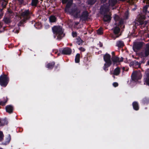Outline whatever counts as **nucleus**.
<instances>
[{
  "mask_svg": "<svg viewBox=\"0 0 149 149\" xmlns=\"http://www.w3.org/2000/svg\"><path fill=\"white\" fill-rule=\"evenodd\" d=\"M10 140H8L7 141H5V142H3L2 143V144L4 145H6L9 143H10Z\"/></svg>",
  "mask_w": 149,
  "mask_h": 149,
  "instance_id": "32",
  "label": "nucleus"
},
{
  "mask_svg": "<svg viewBox=\"0 0 149 149\" xmlns=\"http://www.w3.org/2000/svg\"><path fill=\"white\" fill-rule=\"evenodd\" d=\"M111 60L113 62V65H114L116 63L121 62L123 61V58H120L114 55H113L112 56Z\"/></svg>",
  "mask_w": 149,
  "mask_h": 149,
  "instance_id": "9",
  "label": "nucleus"
},
{
  "mask_svg": "<svg viewBox=\"0 0 149 149\" xmlns=\"http://www.w3.org/2000/svg\"><path fill=\"white\" fill-rule=\"evenodd\" d=\"M111 56L108 54H106L104 56V59L106 63L104 64V69L106 70V68L112 64V61L111 60Z\"/></svg>",
  "mask_w": 149,
  "mask_h": 149,
  "instance_id": "5",
  "label": "nucleus"
},
{
  "mask_svg": "<svg viewBox=\"0 0 149 149\" xmlns=\"http://www.w3.org/2000/svg\"><path fill=\"white\" fill-rule=\"evenodd\" d=\"M120 1H125V0H120Z\"/></svg>",
  "mask_w": 149,
  "mask_h": 149,
  "instance_id": "50",
  "label": "nucleus"
},
{
  "mask_svg": "<svg viewBox=\"0 0 149 149\" xmlns=\"http://www.w3.org/2000/svg\"><path fill=\"white\" fill-rule=\"evenodd\" d=\"M49 21L51 22H54L56 20V18L54 16H51L49 18Z\"/></svg>",
  "mask_w": 149,
  "mask_h": 149,
  "instance_id": "22",
  "label": "nucleus"
},
{
  "mask_svg": "<svg viewBox=\"0 0 149 149\" xmlns=\"http://www.w3.org/2000/svg\"><path fill=\"white\" fill-rule=\"evenodd\" d=\"M15 32H16L17 33H18L19 32V31L18 30H15Z\"/></svg>",
  "mask_w": 149,
  "mask_h": 149,
  "instance_id": "44",
  "label": "nucleus"
},
{
  "mask_svg": "<svg viewBox=\"0 0 149 149\" xmlns=\"http://www.w3.org/2000/svg\"><path fill=\"white\" fill-rule=\"evenodd\" d=\"M137 25H141V28L145 26L148 23L147 21H144L142 20H139L138 22L137 21Z\"/></svg>",
  "mask_w": 149,
  "mask_h": 149,
  "instance_id": "11",
  "label": "nucleus"
},
{
  "mask_svg": "<svg viewBox=\"0 0 149 149\" xmlns=\"http://www.w3.org/2000/svg\"><path fill=\"white\" fill-rule=\"evenodd\" d=\"M143 12L145 13L146 14H147L148 15H149V6L147 5L144 8Z\"/></svg>",
  "mask_w": 149,
  "mask_h": 149,
  "instance_id": "14",
  "label": "nucleus"
},
{
  "mask_svg": "<svg viewBox=\"0 0 149 149\" xmlns=\"http://www.w3.org/2000/svg\"><path fill=\"white\" fill-rule=\"evenodd\" d=\"M7 100H6L5 101V102H2V101L0 102V105H1L2 106L4 105L5 104V103L7 102Z\"/></svg>",
  "mask_w": 149,
  "mask_h": 149,
  "instance_id": "33",
  "label": "nucleus"
},
{
  "mask_svg": "<svg viewBox=\"0 0 149 149\" xmlns=\"http://www.w3.org/2000/svg\"><path fill=\"white\" fill-rule=\"evenodd\" d=\"M53 32L58 35L57 38L60 39L64 36L62 28L60 26H55L52 28Z\"/></svg>",
  "mask_w": 149,
  "mask_h": 149,
  "instance_id": "4",
  "label": "nucleus"
},
{
  "mask_svg": "<svg viewBox=\"0 0 149 149\" xmlns=\"http://www.w3.org/2000/svg\"><path fill=\"white\" fill-rule=\"evenodd\" d=\"M55 63L54 62L50 63L48 64L47 65V67L49 69L52 68L54 66Z\"/></svg>",
  "mask_w": 149,
  "mask_h": 149,
  "instance_id": "20",
  "label": "nucleus"
},
{
  "mask_svg": "<svg viewBox=\"0 0 149 149\" xmlns=\"http://www.w3.org/2000/svg\"><path fill=\"white\" fill-rule=\"evenodd\" d=\"M69 8L70 7H67L66 5L65 9V11L68 12L70 14L74 16L75 17H79L81 12V10L78 8L76 6L70 10L69 9Z\"/></svg>",
  "mask_w": 149,
  "mask_h": 149,
  "instance_id": "1",
  "label": "nucleus"
},
{
  "mask_svg": "<svg viewBox=\"0 0 149 149\" xmlns=\"http://www.w3.org/2000/svg\"><path fill=\"white\" fill-rule=\"evenodd\" d=\"M148 65H149V61L148 62Z\"/></svg>",
  "mask_w": 149,
  "mask_h": 149,
  "instance_id": "49",
  "label": "nucleus"
},
{
  "mask_svg": "<svg viewBox=\"0 0 149 149\" xmlns=\"http://www.w3.org/2000/svg\"><path fill=\"white\" fill-rule=\"evenodd\" d=\"M2 26V23L0 22V29L1 28Z\"/></svg>",
  "mask_w": 149,
  "mask_h": 149,
  "instance_id": "42",
  "label": "nucleus"
},
{
  "mask_svg": "<svg viewBox=\"0 0 149 149\" xmlns=\"http://www.w3.org/2000/svg\"><path fill=\"white\" fill-rule=\"evenodd\" d=\"M113 85L114 87H117L118 85V83L116 82L113 83Z\"/></svg>",
  "mask_w": 149,
  "mask_h": 149,
  "instance_id": "37",
  "label": "nucleus"
},
{
  "mask_svg": "<svg viewBox=\"0 0 149 149\" xmlns=\"http://www.w3.org/2000/svg\"><path fill=\"white\" fill-rule=\"evenodd\" d=\"M145 81L147 84L149 85V73L147 74V77L146 78Z\"/></svg>",
  "mask_w": 149,
  "mask_h": 149,
  "instance_id": "27",
  "label": "nucleus"
},
{
  "mask_svg": "<svg viewBox=\"0 0 149 149\" xmlns=\"http://www.w3.org/2000/svg\"><path fill=\"white\" fill-rule=\"evenodd\" d=\"M118 19V15H115L114 17V19L115 20H117Z\"/></svg>",
  "mask_w": 149,
  "mask_h": 149,
  "instance_id": "39",
  "label": "nucleus"
},
{
  "mask_svg": "<svg viewBox=\"0 0 149 149\" xmlns=\"http://www.w3.org/2000/svg\"><path fill=\"white\" fill-rule=\"evenodd\" d=\"M6 109L7 112L9 113H11L13 112V107L11 105H8L6 106Z\"/></svg>",
  "mask_w": 149,
  "mask_h": 149,
  "instance_id": "13",
  "label": "nucleus"
},
{
  "mask_svg": "<svg viewBox=\"0 0 149 149\" xmlns=\"http://www.w3.org/2000/svg\"><path fill=\"white\" fill-rule=\"evenodd\" d=\"M73 0H70L67 4V7H70L72 3Z\"/></svg>",
  "mask_w": 149,
  "mask_h": 149,
  "instance_id": "25",
  "label": "nucleus"
},
{
  "mask_svg": "<svg viewBox=\"0 0 149 149\" xmlns=\"http://www.w3.org/2000/svg\"><path fill=\"white\" fill-rule=\"evenodd\" d=\"M9 136L10 137V138H9V139H10V135H9Z\"/></svg>",
  "mask_w": 149,
  "mask_h": 149,
  "instance_id": "51",
  "label": "nucleus"
},
{
  "mask_svg": "<svg viewBox=\"0 0 149 149\" xmlns=\"http://www.w3.org/2000/svg\"><path fill=\"white\" fill-rule=\"evenodd\" d=\"M136 73L135 72H133L132 74V77H133L134 78H136Z\"/></svg>",
  "mask_w": 149,
  "mask_h": 149,
  "instance_id": "35",
  "label": "nucleus"
},
{
  "mask_svg": "<svg viewBox=\"0 0 149 149\" xmlns=\"http://www.w3.org/2000/svg\"><path fill=\"white\" fill-rule=\"evenodd\" d=\"M19 3H20L21 4H23L24 5H25L26 4V2L24 0H19L18 1Z\"/></svg>",
  "mask_w": 149,
  "mask_h": 149,
  "instance_id": "31",
  "label": "nucleus"
},
{
  "mask_svg": "<svg viewBox=\"0 0 149 149\" xmlns=\"http://www.w3.org/2000/svg\"><path fill=\"white\" fill-rule=\"evenodd\" d=\"M117 3V0H109V6H114Z\"/></svg>",
  "mask_w": 149,
  "mask_h": 149,
  "instance_id": "16",
  "label": "nucleus"
},
{
  "mask_svg": "<svg viewBox=\"0 0 149 149\" xmlns=\"http://www.w3.org/2000/svg\"><path fill=\"white\" fill-rule=\"evenodd\" d=\"M141 55L143 57H146L149 55V44L146 45L144 51L141 53Z\"/></svg>",
  "mask_w": 149,
  "mask_h": 149,
  "instance_id": "7",
  "label": "nucleus"
},
{
  "mask_svg": "<svg viewBox=\"0 0 149 149\" xmlns=\"http://www.w3.org/2000/svg\"><path fill=\"white\" fill-rule=\"evenodd\" d=\"M120 68L117 67L114 70L113 74L116 75H118L120 74Z\"/></svg>",
  "mask_w": 149,
  "mask_h": 149,
  "instance_id": "15",
  "label": "nucleus"
},
{
  "mask_svg": "<svg viewBox=\"0 0 149 149\" xmlns=\"http://www.w3.org/2000/svg\"><path fill=\"white\" fill-rule=\"evenodd\" d=\"M116 45L119 47H123L124 46V43L121 41H118L117 42Z\"/></svg>",
  "mask_w": 149,
  "mask_h": 149,
  "instance_id": "17",
  "label": "nucleus"
},
{
  "mask_svg": "<svg viewBox=\"0 0 149 149\" xmlns=\"http://www.w3.org/2000/svg\"><path fill=\"white\" fill-rule=\"evenodd\" d=\"M134 24L135 25H136V22H134Z\"/></svg>",
  "mask_w": 149,
  "mask_h": 149,
  "instance_id": "46",
  "label": "nucleus"
},
{
  "mask_svg": "<svg viewBox=\"0 0 149 149\" xmlns=\"http://www.w3.org/2000/svg\"><path fill=\"white\" fill-rule=\"evenodd\" d=\"M3 21L6 23H8L10 22V19L6 17L4 18Z\"/></svg>",
  "mask_w": 149,
  "mask_h": 149,
  "instance_id": "24",
  "label": "nucleus"
},
{
  "mask_svg": "<svg viewBox=\"0 0 149 149\" xmlns=\"http://www.w3.org/2000/svg\"><path fill=\"white\" fill-rule=\"evenodd\" d=\"M71 50L70 48H65L62 51V53L64 54L69 55L71 54Z\"/></svg>",
  "mask_w": 149,
  "mask_h": 149,
  "instance_id": "12",
  "label": "nucleus"
},
{
  "mask_svg": "<svg viewBox=\"0 0 149 149\" xmlns=\"http://www.w3.org/2000/svg\"><path fill=\"white\" fill-rule=\"evenodd\" d=\"M1 18V17H0V19Z\"/></svg>",
  "mask_w": 149,
  "mask_h": 149,
  "instance_id": "52",
  "label": "nucleus"
},
{
  "mask_svg": "<svg viewBox=\"0 0 149 149\" xmlns=\"http://www.w3.org/2000/svg\"><path fill=\"white\" fill-rule=\"evenodd\" d=\"M112 54L113 55V54H114V52H112Z\"/></svg>",
  "mask_w": 149,
  "mask_h": 149,
  "instance_id": "48",
  "label": "nucleus"
},
{
  "mask_svg": "<svg viewBox=\"0 0 149 149\" xmlns=\"http://www.w3.org/2000/svg\"><path fill=\"white\" fill-rule=\"evenodd\" d=\"M101 2L102 3H104L107 0H101Z\"/></svg>",
  "mask_w": 149,
  "mask_h": 149,
  "instance_id": "43",
  "label": "nucleus"
},
{
  "mask_svg": "<svg viewBox=\"0 0 149 149\" xmlns=\"http://www.w3.org/2000/svg\"><path fill=\"white\" fill-rule=\"evenodd\" d=\"M3 14L1 13V15H0V17H1L2 15H3Z\"/></svg>",
  "mask_w": 149,
  "mask_h": 149,
  "instance_id": "47",
  "label": "nucleus"
},
{
  "mask_svg": "<svg viewBox=\"0 0 149 149\" xmlns=\"http://www.w3.org/2000/svg\"><path fill=\"white\" fill-rule=\"evenodd\" d=\"M30 13L29 10H26L21 13L20 18L21 21L18 24V25L20 26L26 20L30 18Z\"/></svg>",
  "mask_w": 149,
  "mask_h": 149,
  "instance_id": "3",
  "label": "nucleus"
},
{
  "mask_svg": "<svg viewBox=\"0 0 149 149\" xmlns=\"http://www.w3.org/2000/svg\"><path fill=\"white\" fill-rule=\"evenodd\" d=\"M75 24L76 25H77L78 24H79V22H76L75 23Z\"/></svg>",
  "mask_w": 149,
  "mask_h": 149,
  "instance_id": "45",
  "label": "nucleus"
},
{
  "mask_svg": "<svg viewBox=\"0 0 149 149\" xmlns=\"http://www.w3.org/2000/svg\"><path fill=\"white\" fill-rule=\"evenodd\" d=\"M133 106L134 109L136 110H137L139 109V106L138 103L136 102H134L133 104Z\"/></svg>",
  "mask_w": 149,
  "mask_h": 149,
  "instance_id": "18",
  "label": "nucleus"
},
{
  "mask_svg": "<svg viewBox=\"0 0 149 149\" xmlns=\"http://www.w3.org/2000/svg\"><path fill=\"white\" fill-rule=\"evenodd\" d=\"M38 2V0H32L31 3L32 6H36Z\"/></svg>",
  "mask_w": 149,
  "mask_h": 149,
  "instance_id": "23",
  "label": "nucleus"
},
{
  "mask_svg": "<svg viewBox=\"0 0 149 149\" xmlns=\"http://www.w3.org/2000/svg\"><path fill=\"white\" fill-rule=\"evenodd\" d=\"M72 36L73 37H76L77 36V34L76 32H73L72 33Z\"/></svg>",
  "mask_w": 149,
  "mask_h": 149,
  "instance_id": "41",
  "label": "nucleus"
},
{
  "mask_svg": "<svg viewBox=\"0 0 149 149\" xmlns=\"http://www.w3.org/2000/svg\"><path fill=\"white\" fill-rule=\"evenodd\" d=\"M109 10L108 8H106L104 6L101 7L100 8V13L101 14L104 15L103 20L105 22H109L111 19L110 15L107 14Z\"/></svg>",
  "mask_w": 149,
  "mask_h": 149,
  "instance_id": "2",
  "label": "nucleus"
},
{
  "mask_svg": "<svg viewBox=\"0 0 149 149\" xmlns=\"http://www.w3.org/2000/svg\"><path fill=\"white\" fill-rule=\"evenodd\" d=\"M143 46V43L141 42L134 43L133 46V48L134 51H136L141 48Z\"/></svg>",
  "mask_w": 149,
  "mask_h": 149,
  "instance_id": "8",
  "label": "nucleus"
},
{
  "mask_svg": "<svg viewBox=\"0 0 149 149\" xmlns=\"http://www.w3.org/2000/svg\"><path fill=\"white\" fill-rule=\"evenodd\" d=\"M80 54H77L76 55L75 58V61L77 63H79L80 61Z\"/></svg>",
  "mask_w": 149,
  "mask_h": 149,
  "instance_id": "19",
  "label": "nucleus"
},
{
  "mask_svg": "<svg viewBox=\"0 0 149 149\" xmlns=\"http://www.w3.org/2000/svg\"><path fill=\"white\" fill-rule=\"evenodd\" d=\"M96 0H88V4H93L96 2Z\"/></svg>",
  "mask_w": 149,
  "mask_h": 149,
  "instance_id": "28",
  "label": "nucleus"
},
{
  "mask_svg": "<svg viewBox=\"0 0 149 149\" xmlns=\"http://www.w3.org/2000/svg\"><path fill=\"white\" fill-rule=\"evenodd\" d=\"M146 2V3L149 4V0H143V3H145Z\"/></svg>",
  "mask_w": 149,
  "mask_h": 149,
  "instance_id": "40",
  "label": "nucleus"
},
{
  "mask_svg": "<svg viewBox=\"0 0 149 149\" xmlns=\"http://www.w3.org/2000/svg\"><path fill=\"white\" fill-rule=\"evenodd\" d=\"M88 17V13L87 12V11H85L83 12L81 16L80 15V16H79V17L81 19L85 20L87 19Z\"/></svg>",
  "mask_w": 149,
  "mask_h": 149,
  "instance_id": "10",
  "label": "nucleus"
},
{
  "mask_svg": "<svg viewBox=\"0 0 149 149\" xmlns=\"http://www.w3.org/2000/svg\"><path fill=\"white\" fill-rule=\"evenodd\" d=\"M1 141V140H0V141Z\"/></svg>",
  "mask_w": 149,
  "mask_h": 149,
  "instance_id": "53",
  "label": "nucleus"
},
{
  "mask_svg": "<svg viewBox=\"0 0 149 149\" xmlns=\"http://www.w3.org/2000/svg\"><path fill=\"white\" fill-rule=\"evenodd\" d=\"M102 29L101 28L99 29L97 31V33L98 34H101L102 33Z\"/></svg>",
  "mask_w": 149,
  "mask_h": 149,
  "instance_id": "30",
  "label": "nucleus"
},
{
  "mask_svg": "<svg viewBox=\"0 0 149 149\" xmlns=\"http://www.w3.org/2000/svg\"><path fill=\"white\" fill-rule=\"evenodd\" d=\"M7 2L6 1H2L1 3V6L3 8H5L7 3Z\"/></svg>",
  "mask_w": 149,
  "mask_h": 149,
  "instance_id": "26",
  "label": "nucleus"
},
{
  "mask_svg": "<svg viewBox=\"0 0 149 149\" xmlns=\"http://www.w3.org/2000/svg\"><path fill=\"white\" fill-rule=\"evenodd\" d=\"M120 31V28L118 27H116L114 28L113 32L114 33L116 34L118 33H119Z\"/></svg>",
  "mask_w": 149,
  "mask_h": 149,
  "instance_id": "21",
  "label": "nucleus"
},
{
  "mask_svg": "<svg viewBox=\"0 0 149 149\" xmlns=\"http://www.w3.org/2000/svg\"><path fill=\"white\" fill-rule=\"evenodd\" d=\"M77 42L78 45H80L82 42V40H81L80 38H78L77 39Z\"/></svg>",
  "mask_w": 149,
  "mask_h": 149,
  "instance_id": "29",
  "label": "nucleus"
},
{
  "mask_svg": "<svg viewBox=\"0 0 149 149\" xmlns=\"http://www.w3.org/2000/svg\"><path fill=\"white\" fill-rule=\"evenodd\" d=\"M70 0H62V3L63 4L66 3H68V2Z\"/></svg>",
  "mask_w": 149,
  "mask_h": 149,
  "instance_id": "36",
  "label": "nucleus"
},
{
  "mask_svg": "<svg viewBox=\"0 0 149 149\" xmlns=\"http://www.w3.org/2000/svg\"><path fill=\"white\" fill-rule=\"evenodd\" d=\"M8 79L7 76L3 74L0 77V84L3 86L5 87L8 84Z\"/></svg>",
  "mask_w": 149,
  "mask_h": 149,
  "instance_id": "6",
  "label": "nucleus"
},
{
  "mask_svg": "<svg viewBox=\"0 0 149 149\" xmlns=\"http://www.w3.org/2000/svg\"><path fill=\"white\" fill-rule=\"evenodd\" d=\"M79 49L81 51L84 52L85 51V49L82 47H81L79 48Z\"/></svg>",
  "mask_w": 149,
  "mask_h": 149,
  "instance_id": "38",
  "label": "nucleus"
},
{
  "mask_svg": "<svg viewBox=\"0 0 149 149\" xmlns=\"http://www.w3.org/2000/svg\"><path fill=\"white\" fill-rule=\"evenodd\" d=\"M3 136L2 132L0 131V140L3 139Z\"/></svg>",
  "mask_w": 149,
  "mask_h": 149,
  "instance_id": "34",
  "label": "nucleus"
}]
</instances>
